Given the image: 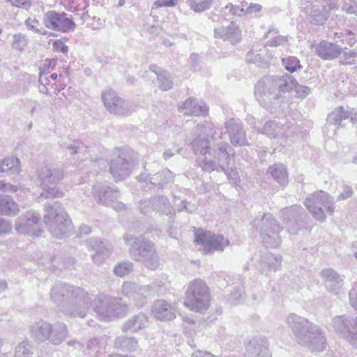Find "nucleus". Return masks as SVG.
<instances>
[{
  "label": "nucleus",
  "instance_id": "obj_50",
  "mask_svg": "<svg viewBox=\"0 0 357 357\" xmlns=\"http://www.w3.org/2000/svg\"><path fill=\"white\" fill-rule=\"evenodd\" d=\"M343 56L340 57V62L342 65H352L355 63V59L357 57V52L354 50H349L347 47L342 48Z\"/></svg>",
  "mask_w": 357,
  "mask_h": 357
},
{
  "label": "nucleus",
  "instance_id": "obj_64",
  "mask_svg": "<svg viewBox=\"0 0 357 357\" xmlns=\"http://www.w3.org/2000/svg\"><path fill=\"white\" fill-rule=\"evenodd\" d=\"M12 229V225L8 220L0 218V234L9 233Z\"/></svg>",
  "mask_w": 357,
  "mask_h": 357
},
{
  "label": "nucleus",
  "instance_id": "obj_17",
  "mask_svg": "<svg viewBox=\"0 0 357 357\" xmlns=\"http://www.w3.org/2000/svg\"><path fill=\"white\" fill-rule=\"evenodd\" d=\"M135 165L132 151L122 150L114 158L109 165V172L115 182L126 179L131 174Z\"/></svg>",
  "mask_w": 357,
  "mask_h": 357
},
{
  "label": "nucleus",
  "instance_id": "obj_45",
  "mask_svg": "<svg viewBox=\"0 0 357 357\" xmlns=\"http://www.w3.org/2000/svg\"><path fill=\"white\" fill-rule=\"evenodd\" d=\"M158 81L159 83V87L162 91H167L173 86V81L170 74L167 71L164 70L162 72H160L158 74Z\"/></svg>",
  "mask_w": 357,
  "mask_h": 357
},
{
  "label": "nucleus",
  "instance_id": "obj_29",
  "mask_svg": "<svg viewBox=\"0 0 357 357\" xmlns=\"http://www.w3.org/2000/svg\"><path fill=\"white\" fill-rule=\"evenodd\" d=\"M320 275L327 290L335 295L339 294L344 285V276L333 268H324Z\"/></svg>",
  "mask_w": 357,
  "mask_h": 357
},
{
  "label": "nucleus",
  "instance_id": "obj_9",
  "mask_svg": "<svg viewBox=\"0 0 357 357\" xmlns=\"http://www.w3.org/2000/svg\"><path fill=\"white\" fill-rule=\"evenodd\" d=\"M31 336L40 342L47 341L53 345H60L68 337L66 324L61 321L50 324L44 320L35 322L30 329Z\"/></svg>",
  "mask_w": 357,
  "mask_h": 357
},
{
  "label": "nucleus",
  "instance_id": "obj_38",
  "mask_svg": "<svg viewBox=\"0 0 357 357\" xmlns=\"http://www.w3.org/2000/svg\"><path fill=\"white\" fill-rule=\"evenodd\" d=\"M261 132L271 138L283 137H284L285 128L282 124L275 121H269L263 126Z\"/></svg>",
  "mask_w": 357,
  "mask_h": 357
},
{
  "label": "nucleus",
  "instance_id": "obj_62",
  "mask_svg": "<svg viewBox=\"0 0 357 357\" xmlns=\"http://www.w3.org/2000/svg\"><path fill=\"white\" fill-rule=\"evenodd\" d=\"M52 47L54 51L57 52L66 54L68 51V46L66 45L64 43L59 39H57L53 42Z\"/></svg>",
  "mask_w": 357,
  "mask_h": 357
},
{
  "label": "nucleus",
  "instance_id": "obj_13",
  "mask_svg": "<svg viewBox=\"0 0 357 357\" xmlns=\"http://www.w3.org/2000/svg\"><path fill=\"white\" fill-rule=\"evenodd\" d=\"M304 204L312 216L320 222L326 220L325 211L329 215H333L334 212L333 197L322 190L309 195Z\"/></svg>",
  "mask_w": 357,
  "mask_h": 357
},
{
  "label": "nucleus",
  "instance_id": "obj_32",
  "mask_svg": "<svg viewBox=\"0 0 357 357\" xmlns=\"http://www.w3.org/2000/svg\"><path fill=\"white\" fill-rule=\"evenodd\" d=\"M342 50L343 49L340 46L326 40H321L315 47L317 55L321 59L328 61L339 57Z\"/></svg>",
  "mask_w": 357,
  "mask_h": 357
},
{
  "label": "nucleus",
  "instance_id": "obj_56",
  "mask_svg": "<svg viewBox=\"0 0 357 357\" xmlns=\"http://www.w3.org/2000/svg\"><path fill=\"white\" fill-rule=\"evenodd\" d=\"M99 340L97 338L90 340L87 343V354L91 356H96L99 352Z\"/></svg>",
  "mask_w": 357,
  "mask_h": 357
},
{
  "label": "nucleus",
  "instance_id": "obj_8",
  "mask_svg": "<svg viewBox=\"0 0 357 357\" xmlns=\"http://www.w3.org/2000/svg\"><path fill=\"white\" fill-rule=\"evenodd\" d=\"M228 149L233 151L229 144L224 141L213 142L207 155L199 161V166L204 172L211 173L213 171L226 172L233 155Z\"/></svg>",
  "mask_w": 357,
  "mask_h": 357
},
{
  "label": "nucleus",
  "instance_id": "obj_37",
  "mask_svg": "<svg viewBox=\"0 0 357 357\" xmlns=\"http://www.w3.org/2000/svg\"><path fill=\"white\" fill-rule=\"evenodd\" d=\"M18 205L13 199L4 195H0V215L13 217L18 214Z\"/></svg>",
  "mask_w": 357,
  "mask_h": 357
},
{
  "label": "nucleus",
  "instance_id": "obj_20",
  "mask_svg": "<svg viewBox=\"0 0 357 357\" xmlns=\"http://www.w3.org/2000/svg\"><path fill=\"white\" fill-rule=\"evenodd\" d=\"M43 23L47 29L61 33L73 31L76 27L73 17H68L65 12H57L54 10L44 14Z\"/></svg>",
  "mask_w": 357,
  "mask_h": 357
},
{
  "label": "nucleus",
  "instance_id": "obj_49",
  "mask_svg": "<svg viewBox=\"0 0 357 357\" xmlns=\"http://www.w3.org/2000/svg\"><path fill=\"white\" fill-rule=\"evenodd\" d=\"M310 22L314 25H322L327 20L323 11L319 8L312 9L309 13Z\"/></svg>",
  "mask_w": 357,
  "mask_h": 357
},
{
  "label": "nucleus",
  "instance_id": "obj_31",
  "mask_svg": "<svg viewBox=\"0 0 357 357\" xmlns=\"http://www.w3.org/2000/svg\"><path fill=\"white\" fill-rule=\"evenodd\" d=\"M266 337L252 338L246 344V352L250 357H271Z\"/></svg>",
  "mask_w": 357,
  "mask_h": 357
},
{
  "label": "nucleus",
  "instance_id": "obj_51",
  "mask_svg": "<svg viewBox=\"0 0 357 357\" xmlns=\"http://www.w3.org/2000/svg\"><path fill=\"white\" fill-rule=\"evenodd\" d=\"M25 25L28 29L33 31L34 33L40 35H46L47 33V31L43 28L39 21L35 18L29 17L26 19L25 21Z\"/></svg>",
  "mask_w": 357,
  "mask_h": 357
},
{
  "label": "nucleus",
  "instance_id": "obj_52",
  "mask_svg": "<svg viewBox=\"0 0 357 357\" xmlns=\"http://www.w3.org/2000/svg\"><path fill=\"white\" fill-rule=\"evenodd\" d=\"M26 38L24 35L17 33L13 35L12 47L15 50L22 51L26 46Z\"/></svg>",
  "mask_w": 357,
  "mask_h": 357
},
{
  "label": "nucleus",
  "instance_id": "obj_57",
  "mask_svg": "<svg viewBox=\"0 0 357 357\" xmlns=\"http://www.w3.org/2000/svg\"><path fill=\"white\" fill-rule=\"evenodd\" d=\"M178 211H185L188 213H192L197 210V206L195 204L188 202L186 199L182 200L180 205L177 206Z\"/></svg>",
  "mask_w": 357,
  "mask_h": 357
},
{
  "label": "nucleus",
  "instance_id": "obj_11",
  "mask_svg": "<svg viewBox=\"0 0 357 357\" xmlns=\"http://www.w3.org/2000/svg\"><path fill=\"white\" fill-rule=\"evenodd\" d=\"M163 284L157 282L148 285H140L135 282H124L121 287L122 294L132 299L135 305L142 307L150 297L159 296L163 292Z\"/></svg>",
  "mask_w": 357,
  "mask_h": 357
},
{
  "label": "nucleus",
  "instance_id": "obj_46",
  "mask_svg": "<svg viewBox=\"0 0 357 357\" xmlns=\"http://www.w3.org/2000/svg\"><path fill=\"white\" fill-rule=\"evenodd\" d=\"M245 60L249 63H255L259 66H262L267 62L262 53H259L254 50H251L248 52Z\"/></svg>",
  "mask_w": 357,
  "mask_h": 357
},
{
  "label": "nucleus",
  "instance_id": "obj_26",
  "mask_svg": "<svg viewBox=\"0 0 357 357\" xmlns=\"http://www.w3.org/2000/svg\"><path fill=\"white\" fill-rule=\"evenodd\" d=\"M213 34L215 38L229 41L233 45L240 43L242 40V31L234 21L227 26L215 28Z\"/></svg>",
  "mask_w": 357,
  "mask_h": 357
},
{
  "label": "nucleus",
  "instance_id": "obj_27",
  "mask_svg": "<svg viewBox=\"0 0 357 357\" xmlns=\"http://www.w3.org/2000/svg\"><path fill=\"white\" fill-rule=\"evenodd\" d=\"M327 120L329 123L337 127L345 126L347 121L355 124L357 123V112L354 108L338 107L328 115Z\"/></svg>",
  "mask_w": 357,
  "mask_h": 357
},
{
  "label": "nucleus",
  "instance_id": "obj_15",
  "mask_svg": "<svg viewBox=\"0 0 357 357\" xmlns=\"http://www.w3.org/2000/svg\"><path fill=\"white\" fill-rule=\"evenodd\" d=\"M38 178L44 191L40 197L45 198L59 197L63 193L56 188L51 187L58 184L64 176V171L62 168L54 166H45L37 172Z\"/></svg>",
  "mask_w": 357,
  "mask_h": 357
},
{
  "label": "nucleus",
  "instance_id": "obj_63",
  "mask_svg": "<svg viewBox=\"0 0 357 357\" xmlns=\"http://www.w3.org/2000/svg\"><path fill=\"white\" fill-rule=\"evenodd\" d=\"M0 190L5 192H16L18 190V188L16 185L1 181H0Z\"/></svg>",
  "mask_w": 357,
  "mask_h": 357
},
{
  "label": "nucleus",
  "instance_id": "obj_10",
  "mask_svg": "<svg viewBox=\"0 0 357 357\" xmlns=\"http://www.w3.org/2000/svg\"><path fill=\"white\" fill-rule=\"evenodd\" d=\"M252 225L259 232L265 246L277 248L280 245L282 241L280 233L283 227L271 213H264L260 219L255 218Z\"/></svg>",
  "mask_w": 357,
  "mask_h": 357
},
{
  "label": "nucleus",
  "instance_id": "obj_55",
  "mask_svg": "<svg viewBox=\"0 0 357 357\" xmlns=\"http://www.w3.org/2000/svg\"><path fill=\"white\" fill-rule=\"evenodd\" d=\"M153 197H151L150 199H145L141 200L139 203V207L140 211L144 214H148L151 211H153Z\"/></svg>",
  "mask_w": 357,
  "mask_h": 357
},
{
  "label": "nucleus",
  "instance_id": "obj_54",
  "mask_svg": "<svg viewBox=\"0 0 357 357\" xmlns=\"http://www.w3.org/2000/svg\"><path fill=\"white\" fill-rule=\"evenodd\" d=\"M354 192L351 186L344 184L341 187V190L337 197V200L342 201L348 199L354 195Z\"/></svg>",
  "mask_w": 357,
  "mask_h": 357
},
{
  "label": "nucleus",
  "instance_id": "obj_59",
  "mask_svg": "<svg viewBox=\"0 0 357 357\" xmlns=\"http://www.w3.org/2000/svg\"><path fill=\"white\" fill-rule=\"evenodd\" d=\"M340 35L343 37H346V43L350 46L352 47L357 41L356 38V33L354 31L347 29L344 32L340 33Z\"/></svg>",
  "mask_w": 357,
  "mask_h": 357
},
{
  "label": "nucleus",
  "instance_id": "obj_44",
  "mask_svg": "<svg viewBox=\"0 0 357 357\" xmlns=\"http://www.w3.org/2000/svg\"><path fill=\"white\" fill-rule=\"evenodd\" d=\"M282 64L285 70L291 73L302 68L299 59L296 56H287L282 59Z\"/></svg>",
  "mask_w": 357,
  "mask_h": 357
},
{
  "label": "nucleus",
  "instance_id": "obj_18",
  "mask_svg": "<svg viewBox=\"0 0 357 357\" xmlns=\"http://www.w3.org/2000/svg\"><path fill=\"white\" fill-rule=\"evenodd\" d=\"M281 214L287 231L291 234H296L305 227L308 215L301 206L295 204L287 207L281 211Z\"/></svg>",
  "mask_w": 357,
  "mask_h": 357
},
{
  "label": "nucleus",
  "instance_id": "obj_6",
  "mask_svg": "<svg viewBox=\"0 0 357 357\" xmlns=\"http://www.w3.org/2000/svg\"><path fill=\"white\" fill-rule=\"evenodd\" d=\"M44 222L50 232L57 238H63L70 231L72 222L61 204L58 202L45 206Z\"/></svg>",
  "mask_w": 357,
  "mask_h": 357
},
{
  "label": "nucleus",
  "instance_id": "obj_14",
  "mask_svg": "<svg viewBox=\"0 0 357 357\" xmlns=\"http://www.w3.org/2000/svg\"><path fill=\"white\" fill-rule=\"evenodd\" d=\"M93 199L100 205L110 206L116 211H122L126 205L120 202L119 188L109 182H97L91 189Z\"/></svg>",
  "mask_w": 357,
  "mask_h": 357
},
{
  "label": "nucleus",
  "instance_id": "obj_2",
  "mask_svg": "<svg viewBox=\"0 0 357 357\" xmlns=\"http://www.w3.org/2000/svg\"><path fill=\"white\" fill-rule=\"evenodd\" d=\"M50 300L63 314L83 318L91 297L83 288L56 282L51 289Z\"/></svg>",
  "mask_w": 357,
  "mask_h": 357
},
{
  "label": "nucleus",
  "instance_id": "obj_22",
  "mask_svg": "<svg viewBox=\"0 0 357 357\" xmlns=\"http://www.w3.org/2000/svg\"><path fill=\"white\" fill-rule=\"evenodd\" d=\"M195 241L203 245V252L205 255L213 253L215 251L222 252L229 244V240L223 235L206 231L196 233Z\"/></svg>",
  "mask_w": 357,
  "mask_h": 357
},
{
  "label": "nucleus",
  "instance_id": "obj_41",
  "mask_svg": "<svg viewBox=\"0 0 357 357\" xmlns=\"http://www.w3.org/2000/svg\"><path fill=\"white\" fill-rule=\"evenodd\" d=\"M153 211L169 214L171 211L170 203L167 197L158 195L153 197Z\"/></svg>",
  "mask_w": 357,
  "mask_h": 357
},
{
  "label": "nucleus",
  "instance_id": "obj_1",
  "mask_svg": "<svg viewBox=\"0 0 357 357\" xmlns=\"http://www.w3.org/2000/svg\"><path fill=\"white\" fill-rule=\"evenodd\" d=\"M294 89L296 97L303 99L311 92L307 86L300 85L297 80L288 74L270 75L261 78L255 84V96L259 104L267 110L281 109L286 97L282 94Z\"/></svg>",
  "mask_w": 357,
  "mask_h": 357
},
{
  "label": "nucleus",
  "instance_id": "obj_48",
  "mask_svg": "<svg viewBox=\"0 0 357 357\" xmlns=\"http://www.w3.org/2000/svg\"><path fill=\"white\" fill-rule=\"evenodd\" d=\"M243 287L240 284L235 285L228 296V301L231 305H237L243 299Z\"/></svg>",
  "mask_w": 357,
  "mask_h": 357
},
{
  "label": "nucleus",
  "instance_id": "obj_34",
  "mask_svg": "<svg viewBox=\"0 0 357 357\" xmlns=\"http://www.w3.org/2000/svg\"><path fill=\"white\" fill-rule=\"evenodd\" d=\"M266 174L281 186H286L289 183L287 167L282 163H275L269 166Z\"/></svg>",
  "mask_w": 357,
  "mask_h": 357
},
{
  "label": "nucleus",
  "instance_id": "obj_58",
  "mask_svg": "<svg viewBox=\"0 0 357 357\" xmlns=\"http://www.w3.org/2000/svg\"><path fill=\"white\" fill-rule=\"evenodd\" d=\"M225 9L229 10V13L231 15L240 17L245 15L244 8H240V6L234 5L231 3H227Z\"/></svg>",
  "mask_w": 357,
  "mask_h": 357
},
{
  "label": "nucleus",
  "instance_id": "obj_16",
  "mask_svg": "<svg viewBox=\"0 0 357 357\" xmlns=\"http://www.w3.org/2000/svg\"><path fill=\"white\" fill-rule=\"evenodd\" d=\"M331 326L340 337L357 349V317L336 316L332 319Z\"/></svg>",
  "mask_w": 357,
  "mask_h": 357
},
{
  "label": "nucleus",
  "instance_id": "obj_33",
  "mask_svg": "<svg viewBox=\"0 0 357 357\" xmlns=\"http://www.w3.org/2000/svg\"><path fill=\"white\" fill-rule=\"evenodd\" d=\"M148 324L149 317L143 312H139L127 319L121 328L123 333H136L147 327Z\"/></svg>",
  "mask_w": 357,
  "mask_h": 357
},
{
  "label": "nucleus",
  "instance_id": "obj_24",
  "mask_svg": "<svg viewBox=\"0 0 357 357\" xmlns=\"http://www.w3.org/2000/svg\"><path fill=\"white\" fill-rule=\"evenodd\" d=\"M225 128L229 136L231 144L234 146L250 145L243 123L238 119H230L225 123Z\"/></svg>",
  "mask_w": 357,
  "mask_h": 357
},
{
  "label": "nucleus",
  "instance_id": "obj_21",
  "mask_svg": "<svg viewBox=\"0 0 357 357\" xmlns=\"http://www.w3.org/2000/svg\"><path fill=\"white\" fill-rule=\"evenodd\" d=\"M40 220V214L36 211L29 210L15 220V229L19 234L39 236L42 232Z\"/></svg>",
  "mask_w": 357,
  "mask_h": 357
},
{
  "label": "nucleus",
  "instance_id": "obj_3",
  "mask_svg": "<svg viewBox=\"0 0 357 357\" xmlns=\"http://www.w3.org/2000/svg\"><path fill=\"white\" fill-rule=\"evenodd\" d=\"M297 342L307 347L311 351L321 352L327 345L325 331L319 326L296 314L287 318Z\"/></svg>",
  "mask_w": 357,
  "mask_h": 357
},
{
  "label": "nucleus",
  "instance_id": "obj_4",
  "mask_svg": "<svg viewBox=\"0 0 357 357\" xmlns=\"http://www.w3.org/2000/svg\"><path fill=\"white\" fill-rule=\"evenodd\" d=\"M126 244L129 246L131 258L142 263L145 267L151 271L158 269L160 266V258L155 244L147 240L126 234L123 236Z\"/></svg>",
  "mask_w": 357,
  "mask_h": 357
},
{
  "label": "nucleus",
  "instance_id": "obj_19",
  "mask_svg": "<svg viewBox=\"0 0 357 357\" xmlns=\"http://www.w3.org/2000/svg\"><path fill=\"white\" fill-rule=\"evenodd\" d=\"M102 100L107 110L116 116H130L134 111L132 104L118 96L111 89H105L101 94Z\"/></svg>",
  "mask_w": 357,
  "mask_h": 357
},
{
  "label": "nucleus",
  "instance_id": "obj_28",
  "mask_svg": "<svg viewBox=\"0 0 357 357\" xmlns=\"http://www.w3.org/2000/svg\"><path fill=\"white\" fill-rule=\"evenodd\" d=\"M139 181H149L151 186L150 189H163L166 184L173 182V173L167 169L157 172L153 175L143 173L138 176Z\"/></svg>",
  "mask_w": 357,
  "mask_h": 357
},
{
  "label": "nucleus",
  "instance_id": "obj_30",
  "mask_svg": "<svg viewBox=\"0 0 357 357\" xmlns=\"http://www.w3.org/2000/svg\"><path fill=\"white\" fill-rule=\"evenodd\" d=\"M151 313L158 320L162 321H171L176 318V310L169 302L163 300H155L151 305Z\"/></svg>",
  "mask_w": 357,
  "mask_h": 357
},
{
  "label": "nucleus",
  "instance_id": "obj_23",
  "mask_svg": "<svg viewBox=\"0 0 357 357\" xmlns=\"http://www.w3.org/2000/svg\"><path fill=\"white\" fill-rule=\"evenodd\" d=\"M282 259L279 255L259 251L253 255L252 262L260 273L267 275L269 272H275L280 268Z\"/></svg>",
  "mask_w": 357,
  "mask_h": 357
},
{
  "label": "nucleus",
  "instance_id": "obj_61",
  "mask_svg": "<svg viewBox=\"0 0 357 357\" xmlns=\"http://www.w3.org/2000/svg\"><path fill=\"white\" fill-rule=\"evenodd\" d=\"M178 3V0H157L154 1L153 6L158 8L161 7H174Z\"/></svg>",
  "mask_w": 357,
  "mask_h": 357
},
{
  "label": "nucleus",
  "instance_id": "obj_53",
  "mask_svg": "<svg viewBox=\"0 0 357 357\" xmlns=\"http://www.w3.org/2000/svg\"><path fill=\"white\" fill-rule=\"evenodd\" d=\"M342 10L347 14H354L357 16V0H344Z\"/></svg>",
  "mask_w": 357,
  "mask_h": 357
},
{
  "label": "nucleus",
  "instance_id": "obj_60",
  "mask_svg": "<svg viewBox=\"0 0 357 357\" xmlns=\"http://www.w3.org/2000/svg\"><path fill=\"white\" fill-rule=\"evenodd\" d=\"M349 298L351 306L357 310V282L354 283L349 291Z\"/></svg>",
  "mask_w": 357,
  "mask_h": 357
},
{
  "label": "nucleus",
  "instance_id": "obj_25",
  "mask_svg": "<svg viewBox=\"0 0 357 357\" xmlns=\"http://www.w3.org/2000/svg\"><path fill=\"white\" fill-rule=\"evenodd\" d=\"M86 245L89 250L96 252L91 255V259L97 264H102L113 251L111 243L96 238H89L86 241Z\"/></svg>",
  "mask_w": 357,
  "mask_h": 357
},
{
  "label": "nucleus",
  "instance_id": "obj_7",
  "mask_svg": "<svg viewBox=\"0 0 357 357\" xmlns=\"http://www.w3.org/2000/svg\"><path fill=\"white\" fill-rule=\"evenodd\" d=\"M91 305L98 319L102 321H111L114 318L124 317L128 311V306L123 302L121 298L112 297L104 294L96 296L93 302L89 301V306Z\"/></svg>",
  "mask_w": 357,
  "mask_h": 357
},
{
  "label": "nucleus",
  "instance_id": "obj_47",
  "mask_svg": "<svg viewBox=\"0 0 357 357\" xmlns=\"http://www.w3.org/2000/svg\"><path fill=\"white\" fill-rule=\"evenodd\" d=\"M132 262L128 260L123 261L119 263L118 265L115 266L114 268V273L119 277H123L130 273L132 271Z\"/></svg>",
  "mask_w": 357,
  "mask_h": 357
},
{
  "label": "nucleus",
  "instance_id": "obj_43",
  "mask_svg": "<svg viewBox=\"0 0 357 357\" xmlns=\"http://www.w3.org/2000/svg\"><path fill=\"white\" fill-rule=\"evenodd\" d=\"M185 3L195 13H200L209 10L214 0H186Z\"/></svg>",
  "mask_w": 357,
  "mask_h": 357
},
{
  "label": "nucleus",
  "instance_id": "obj_12",
  "mask_svg": "<svg viewBox=\"0 0 357 357\" xmlns=\"http://www.w3.org/2000/svg\"><path fill=\"white\" fill-rule=\"evenodd\" d=\"M185 296L184 305L191 310L202 312L209 306V288L201 279H195L189 283Z\"/></svg>",
  "mask_w": 357,
  "mask_h": 357
},
{
  "label": "nucleus",
  "instance_id": "obj_40",
  "mask_svg": "<svg viewBox=\"0 0 357 357\" xmlns=\"http://www.w3.org/2000/svg\"><path fill=\"white\" fill-rule=\"evenodd\" d=\"M279 31L277 28L271 27L268 29L266 34L265 35V38H268L269 36L271 37L266 43V46L269 47H278L280 45H282L285 44L287 41V38L280 35H278Z\"/></svg>",
  "mask_w": 357,
  "mask_h": 357
},
{
  "label": "nucleus",
  "instance_id": "obj_35",
  "mask_svg": "<svg viewBox=\"0 0 357 357\" xmlns=\"http://www.w3.org/2000/svg\"><path fill=\"white\" fill-rule=\"evenodd\" d=\"M178 110L184 115L201 116L207 114L208 107L204 103L199 104L196 99L190 98L182 103V106L178 105Z\"/></svg>",
  "mask_w": 357,
  "mask_h": 357
},
{
  "label": "nucleus",
  "instance_id": "obj_42",
  "mask_svg": "<svg viewBox=\"0 0 357 357\" xmlns=\"http://www.w3.org/2000/svg\"><path fill=\"white\" fill-rule=\"evenodd\" d=\"M34 351V347L27 340H23L15 347L14 357H35Z\"/></svg>",
  "mask_w": 357,
  "mask_h": 357
},
{
  "label": "nucleus",
  "instance_id": "obj_36",
  "mask_svg": "<svg viewBox=\"0 0 357 357\" xmlns=\"http://www.w3.org/2000/svg\"><path fill=\"white\" fill-rule=\"evenodd\" d=\"M20 170V162L17 157H6L0 160V177L15 176Z\"/></svg>",
  "mask_w": 357,
  "mask_h": 357
},
{
  "label": "nucleus",
  "instance_id": "obj_39",
  "mask_svg": "<svg viewBox=\"0 0 357 357\" xmlns=\"http://www.w3.org/2000/svg\"><path fill=\"white\" fill-rule=\"evenodd\" d=\"M114 344L116 347L122 350L132 351L137 347L138 341L134 337L122 335L115 339Z\"/></svg>",
  "mask_w": 357,
  "mask_h": 357
},
{
  "label": "nucleus",
  "instance_id": "obj_5",
  "mask_svg": "<svg viewBox=\"0 0 357 357\" xmlns=\"http://www.w3.org/2000/svg\"><path fill=\"white\" fill-rule=\"evenodd\" d=\"M208 137L213 142L222 139V132L212 123L205 121L195 126L187 135L185 142L190 145L195 155L204 158L211 146Z\"/></svg>",
  "mask_w": 357,
  "mask_h": 357
}]
</instances>
